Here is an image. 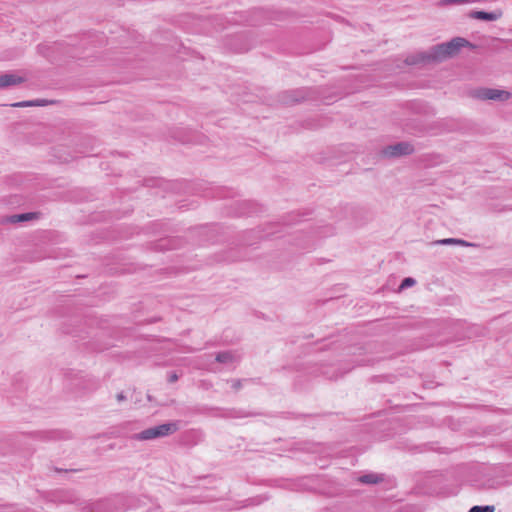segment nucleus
<instances>
[{
	"label": "nucleus",
	"instance_id": "nucleus-17",
	"mask_svg": "<svg viewBox=\"0 0 512 512\" xmlns=\"http://www.w3.org/2000/svg\"><path fill=\"white\" fill-rule=\"evenodd\" d=\"M126 399V396L124 395L123 392H120L119 394H117V400L118 402H122Z\"/></svg>",
	"mask_w": 512,
	"mask_h": 512
},
{
	"label": "nucleus",
	"instance_id": "nucleus-8",
	"mask_svg": "<svg viewBox=\"0 0 512 512\" xmlns=\"http://www.w3.org/2000/svg\"><path fill=\"white\" fill-rule=\"evenodd\" d=\"M432 244L433 245H459V246H465V247L475 245L473 243L467 242L462 239H457V238H444V239L436 240Z\"/></svg>",
	"mask_w": 512,
	"mask_h": 512
},
{
	"label": "nucleus",
	"instance_id": "nucleus-2",
	"mask_svg": "<svg viewBox=\"0 0 512 512\" xmlns=\"http://www.w3.org/2000/svg\"><path fill=\"white\" fill-rule=\"evenodd\" d=\"M179 429L177 421L164 423L158 426L147 428L137 434L134 438L141 441L153 440L173 434Z\"/></svg>",
	"mask_w": 512,
	"mask_h": 512
},
{
	"label": "nucleus",
	"instance_id": "nucleus-5",
	"mask_svg": "<svg viewBox=\"0 0 512 512\" xmlns=\"http://www.w3.org/2000/svg\"><path fill=\"white\" fill-rule=\"evenodd\" d=\"M502 12L500 10H495L492 12L486 11H471L469 13V17L472 19L483 20V21H496L501 18Z\"/></svg>",
	"mask_w": 512,
	"mask_h": 512
},
{
	"label": "nucleus",
	"instance_id": "nucleus-10",
	"mask_svg": "<svg viewBox=\"0 0 512 512\" xmlns=\"http://www.w3.org/2000/svg\"><path fill=\"white\" fill-rule=\"evenodd\" d=\"M216 360L220 363L229 364L237 360L236 355L230 351L220 352L216 356Z\"/></svg>",
	"mask_w": 512,
	"mask_h": 512
},
{
	"label": "nucleus",
	"instance_id": "nucleus-12",
	"mask_svg": "<svg viewBox=\"0 0 512 512\" xmlns=\"http://www.w3.org/2000/svg\"><path fill=\"white\" fill-rule=\"evenodd\" d=\"M495 507L493 505H475L469 509L468 512H494Z\"/></svg>",
	"mask_w": 512,
	"mask_h": 512
},
{
	"label": "nucleus",
	"instance_id": "nucleus-6",
	"mask_svg": "<svg viewBox=\"0 0 512 512\" xmlns=\"http://www.w3.org/2000/svg\"><path fill=\"white\" fill-rule=\"evenodd\" d=\"M24 78L14 74L5 73L0 75V89L7 88L10 86H16L24 82Z\"/></svg>",
	"mask_w": 512,
	"mask_h": 512
},
{
	"label": "nucleus",
	"instance_id": "nucleus-7",
	"mask_svg": "<svg viewBox=\"0 0 512 512\" xmlns=\"http://www.w3.org/2000/svg\"><path fill=\"white\" fill-rule=\"evenodd\" d=\"M34 218H37V214L33 213V212H29V213H22V214H15V215L8 216L4 219V222L15 224V223L29 221Z\"/></svg>",
	"mask_w": 512,
	"mask_h": 512
},
{
	"label": "nucleus",
	"instance_id": "nucleus-4",
	"mask_svg": "<svg viewBox=\"0 0 512 512\" xmlns=\"http://www.w3.org/2000/svg\"><path fill=\"white\" fill-rule=\"evenodd\" d=\"M413 152V146L408 142H400L395 145L386 147L383 150L384 156L397 157L402 155H408Z\"/></svg>",
	"mask_w": 512,
	"mask_h": 512
},
{
	"label": "nucleus",
	"instance_id": "nucleus-11",
	"mask_svg": "<svg viewBox=\"0 0 512 512\" xmlns=\"http://www.w3.org/2000/svg\"><path fill=\"white\" fill-rule=\"evenodd\" d=\"M46 101L35 100V101H21L11 104L12 107H30V106H44Z\"/></svg>",
	"mask_w": 512,
	"mask_h": 512
},
{
	"label": "nucleus",
	"instance_id": "nucleus-3",
	"mask_svg": "<svg viewBox=\"0 0 512 512\" xmlns=\"http://www.w3.org/2000/svg\"><path fill=\"white\" fill-rule=\"evenodd\" d=\"M475 96L481 100L505 101L510 98L511 94L501 89L481 88L476 90Z\"/></svg>",
	"mask_w": 512,
	"mask_h": 512
},
{
	"label": "nucleus",
	"instance_id": "nucleus-1",
	"mask_svg": "<svg viewBox=\"0 0 512 512\" xmlns=\"http://www.w3.org/2000/svg\"><path fill=\"white\" fill-rule=\"evenodd\" d=\"M464 47L474 48L475 46L463 37H455L448 42L434 46L431 54L428 56L420 55L419 57H408L406 59V63L408 65H413L420 61H425L426 59L441 61L445 58L456 55L461 48Z\"/></svg>",
	"mask_w": 512,
	"mask_h": 512
},
{
	"label": "nucleus",
	"instance_id": "nucleus-13",
	"mask_svg": "<svg viewBox=\"0 0 512 512\" xmlns=\"http://www.w3.org/2000/svg\"><path fill=\"white\" fill-rule=\"evenodd\" d=\"M416 281L414 278L406 277L403 279L402 283L400 284V289H406L409 287H412L415 285Z\"/></svg>",
	"mask_w": 512,
	"mask_h": 512
},
{
	"label": "nucleus",
	"instance_id": "nucleus-16",
	"mask_svg": "<svg viewBox=\"0 0 512 512\" xmlns=\"http://www.w3.org/2000/svg\"><path fill=\"white\" fill-rule=\"evenodd\" d=\"M231 417H235V418H239V417H246V416H249V414H240L238 413L237 411H233L231 414H230Z\"/></svg>",
	"mask_w": 512,
	"mask_h": 512
},
{
	"label": "nucleus",
	"instance_id": "nucleus-15",
	"mask_svg": "<svg viewBox=\"0 0 512 512\" xmlns=\"http://www.w3.org/2000/svg\"><path fill=\"white\" fill-rule=\"evenodd\" d=\"M177 380H178V375H177L175 372H172V373H170V374H169V376H168V381H169L170 383H174V382H176Z\"/></svg>",
	"mask_w": 512,
	"mask_h": 512
},
{
	"label": "nucleus",
	"instance_id": "nucleus-9",
	"mask_svg": "<svg viewBox=\"0 0 512 512\" xmlns=\"http://www.w3.org/2000/svg\"><path fill=\"white\" fill-rule=\"evenodd\" d=\"M358 481L362 484H377L383 481V475L377 473H366L358 478Z\"/></svg>",
	"mask_w": 512,
	"mask_h": 512
},
{
	"label": "nucleus",
	"instance_id": "nucleus-14",
	"mask_svg": "<svg viewBox=\"0 0 512 512\" xmlns=\"http://www.w3.org/2000/svg\"><path fill=\"white\" fill-rule=\"evenodd\" d=\"M231 387L235 390H239L242 387V381L241 380H231Z\"/></svg>",
	"mask_w": 512,
	"mask_h": 512
}]
</instances>
